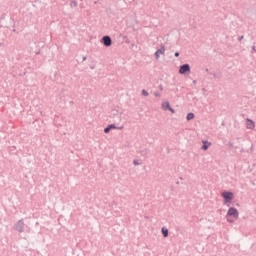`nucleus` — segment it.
Segmentation results:
<instances>
[{"instance_id":"f257e3e1","label":"nucleus","mask_w":256,"mask_h":256,"mask_svg":"<svg viewBox=\"0 0 256 256\" xmlns=\"http://www.w3.org/2000/svg\"><path fill=\"white\" fill-rule=\"evenodd\" d=\"M239 217V212L235 208H230L227 212L226 218L229 223H233Z\"/></svg>"},{"instance_id":"f03ea898","label":"nucleus","mask_w":256,"mask_h":256,"mask_svg":"<svg viewBox=\"0 0 256 256\" xmlns=\"http://www.w3.org/2000/svg\"><path fill=\"white\" fill-rule=\"evenodd\" d=\"M222 197L224 198V204L229 207L231 205V202H232L233 198H234L233 193L224 192V193H222Z\"/></svg>"},{"instance_id":"7ed1b4c3","label":"nucleus","mask_w":256,"mask_h":256,"mask_svg":"<svg viewBox=\"0 0 256 256\" xmlns=\"http://www.w3.org/2000/svg\"><path fill=\"white\" fill-rule=\"evenodd\" d=\"M190 72V66H189V64H184V65H182L181 67H180V69H179V73L181 74V75H183V74H185V73H189Z\"/></svg>"},{"instance_id":"20e7f679","label":"nucleus","mask_w":256,"mask_h":256,"mask_svg":"<svg viewBox=\"0 0 256 256\" xmlns=\"http://www.w3.org/2000/svg\"><path fill=\"white\" fill-rule=\"evenodd\" d=\"M162 108H163L164 111L169 110L172 114L175 113V111L173 110V108H171L169 102H163V103H162Z\"/></svg>"},{"instance_id":"39448f33","label":"nucleus","mask_w":256,"mask_h":256,"mask_svg":"<svg viewBox=\"0 0 256 256\" xmlns=\"http://www.w3.org/2000/svg\"><path fill=\"white\" fill-rule=\"evenodd\" d=\"M103 40V44L106 46V47H109L111 46V38L109 36H103L102 38Z\"/></svg>"},{"instance_id":"423d86ee","label":"nucleus","mask_w":256,"mask_h":256,"mask_svg":"<svg viewBox=\"0 0 256 256\" xmlns=\"http://www.w3.org/2000/svg\"><path fill=\"white\" fill-rule=\"evenodd\" d=\"M165 53V47L162 46L160 49H158L156 52H155V57L156 59H159L160 55H163Z\"/></svg>"},{"instance_id":"0eeeda50","label":"nucleus","mask_w":256,"mask_h":256,"mask_svg":"<svg viewBox=\"0 0 256 256\" xmlns=\"http://www.w3.org/2000/svg\"><path fill=\"white\" fill-rule=\"evenodd\" d=\"M246 128L251 129V130H253L255 128V124H254L253 120H250L249 118H247Z\"/></svg>"},{"instance_id":"6e6552de","label":"nucleus","mask_w":256,"mask_h":256,"mask_svg":"<svg viewBox=\"0 0 256 256\" xmlns=\"http://www.w3.org/2000/svg\"><path fill=\"white\" fill-rule=\"evenodd\" d=\"M211 145V142H207L206 140H203V150H207Z\"/></svg>"},{"instance_id":"1a4fd4ad","label":"nucleus","mask_w":256,"mask_h":256,"mask_svg":"<svg viewBox=\"0 0 256 256\" xmlns=\"http://www.w3.org/2000/svg\"><path fill=\"white\" fill-rule=\"evenodd\" d=\"M192 119H194V114H192V112H189V113L187 114V120L190 121V120H192Z\"/></svg>"},{"instance_id":"9d476101","label":"nucleus","mask_w":256,"mask_h":256,"mask_svg":"<svg viewBox=\"0 0 256 256\" xmlns=\"http://www.w3.org/2000/svg\"><path fill=\"white\" fill-rule=\"evenodd\" d=\"M162 233H163V236H164V237H167V236H168V230H167V229L162 228Z\"/></svg>"},{"instance_id":"9b49d317","label":"nucleus","mask_w":256,"mask_h":256,"mask_svg":"<svg viewBox=\"0 0 256 256\" xmlns=\"http://www.w3.org/2000/svg\"><path fill=\"white\" fill-rule=\"evenodd\" d=\"M142 95L147 97L148 96V92H146V90H142Z\"/></svg>"},{"instance_id":"f8f14e48","label":"nucleus","mask_w":256,"mask_h":256,"mask_svg":"<svg viewBox=\"0 0 256 256\" xmlns=\"http://www.w3.org/2000/svg\"><path fill=\"white\" fill-rule=\"evenodd\" d=\"M110 130L111 129L109 128V126H107V128L104 129V132L107 134V133H109Z\"/></svg>"},{"instance_id":"ddd939ff","label":"nucleus","mask_w":256,"mask_h":256,"mask_svg":"<svg viewBox=\"0 0 256 256\" xmlns=\"http://www.w3.org/2000/svg\"><path fill=\"white\" fill-rule=\"evenodd\" d=\"M108 127H109L110 129H116V127L114 126V124H110Z\"/></svg>"},{"instance_id":"4468645a","label":"nucleus","mask_w":256,"mask_h":256,"mask_svg":"<svg viewBox=\"0 0 256 256\" xmlns=\"http://www.w3.org/2000/svg\"><path fill=\"white\" fill-rule=\"evenodd\" d=\"M175 57H179V52H176V53H175Z\"/></svg>"},{"instance_id":"2eb2a0df","label":"nucleus","mask_w":256,"mask_h":256,"mask_svg":"<svg viewBox=\"0 0 256 256\" xmlns=\"http://www.w3.org/2000/svg\"><path fill=\"white\" fill-rule=\"evenodd\" d=\"M134 165H135V166H138L139 164H138V162H137V161H134Z\"/></svg>"},{"instance_id":"dca6fc26","label":"nucleus","mask_w":256,"mask_h":256,"mask_svg":"<svg viewBox=\"0 0 256 256\" xmlns=\"http://www.w3.org/2000/svg\"><path fill=\"white\" fill-rule=\"evenodd\" d=\"M155 96H156V97H158V96H159L158 92H155Z\"/></svg>"},{"instance_id":"f3484780","label":"nucleus","mask_w":256,"mask_h":256,"mask_svg":"<svg viewBox=\"0 0 256 256\" xmlns=\"http://www.w3.org/2000/svg\"><path fill=\"white\" fill-rule=\"evenodd\" d=\"M160 89H161V90L163 89L162 86H160Z\"/></svg>"}]
</instances>
